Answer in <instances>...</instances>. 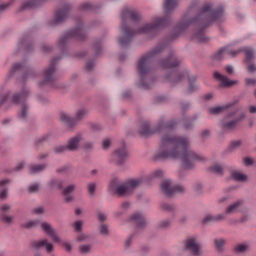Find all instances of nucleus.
Wrapping results in <instances>:
<instances>
[{
  "label": "nucleus",
  "mask_w": 256,
  "mask_h": 256,
  "mask_svg": "<svg viewBox=\"0 0 256 256\" xmlns=\"http://www.w3.org/2000/svg\"><path fill=\"white\" fill-rule=\"evenodd\" d=\"M177 127V121H166L161 117L156 126L151 128V124L144 121L139 130V134L147 137V135H160L158 149L154 153V159L160 161L181 160L184 169H195L197 163H205L207 158L202 154L195 152L191 148V140L187 136H179L173 134L172 130Z\"/></svg>",
  "instance_id": "obj_1"
},
{
  "label": "nucleus",
  "mask_w": 256,
  "mask_h": 256,
  "mask_svg": "<svg viewBox=\"0 0 256 256\" xmlns=\"http://www.w3.org/2000/svg\"><path fill=\"white\" fill-rule=\"evenodd\" d=\"M178 3L179 0H164V16H153L151 22H146L141 26H139V21H141L139 11L123 8L120 14V31L122 36L117 38L120 47L127 49L131 45L133 38L137 37V35H149V37L159 35L162 29L171 24V16L169 14L175 11Z\"/></svg>",
  "instance_id": "obj_2"
},
{
  "label": "nucleus",
  "mask_w": 256,
  "mask_h": 256,
  "mask_svg": "<svg viewBox=\"0 0 256 256\" xmlns=\"http://www.w3.org/2000/svg\"><path fill=\"white\" fill-rule=\"evenodd\" d=\"M227 21V12H225V7L223 4H215L213 2H206L197 10L195 4H192L187 12L183 15L181 20L174 26V33L171 39H177L179 35L185 33L189 27H195L190 39L195 41V43H207L209 38L205 35V29L211 25V23H216V25H221Z\"/></svg>",
  "instance_id": "obj_3"
},
{
  "label": "nucleus",
  "mask_w": 256,
  "mask_h": 256,
  "mask_svg": "<svg viewBox=\"0 0 256 256\" xmlns=\"http://www.w3.org/2000/svg\"><path fill=\"white\" fill-rule=\"evenodd\" d=\"M167 47V43L158 44L148 52L141 55L136 63V73L138 81L137 87L140 89H151L155 85V76L153 69L160 67V69H175L179 67V59L175 55V51H171L164 59L159 60V54L163 53Z\"/></svg>",
  "instance_id": "obj_4"
},
{
  "label": "nucleus",
  "mask_w": 256,
  "mask_h": 256,
  "mask_svg": "<svg viewBox=\"0 0 256 256\" xmlns=\"http://www.w3.org/2000/svg\"><path fill=\"white\" fill-rule=\"evenodd\" d=\"M23 69H27L26 72L23 73L21 78L22 87L19 92H16L12 95L11 101L14 105H21V111L19 113V119L22 121H27V116L29 115V104H27V99H29L31 95V89L27 87V81H31L36 77H39V72L35 69H29V63L26 60L22 62H16L12 64L11 68L9 69L8 73L4 77V83H7L9 79L12 78L17 71H23Z\"/></svg>",
  "instance_id": "obj_5"
},
{
  "label": "nucleus",
  "mask_w": 256,
  "mask_h": 256,
  "mask_svg": "<svg viewBox=\"0 0 256 256\" xmlns=\"http://www.w3.org/2000/svg\"><path fill=\"white\" fill-rule=\"evenodd\" d=\"M165 81L170 83V85H177V83H181L185 79L188 80V89L189 93H195L198 89H201V85L197 83V77L191 75L189 70L185 69L181 70H173L170 73L165 74L164 76Z\"/></svg>",
  "instance_id": "obj_6"
},
{
  "label": "nucleus",
  "mask_w": 256,
  "mask_h": 256,
  "mask_svg": "<svg viewBox=\"0 0 256 256\" xmlns=\"http://www.w3.org/2000/svg\"><path fill=\"white\" fill-rule=\"evenodd\" d=\"M141 183H143L141 178L131 179L123 184H117V179H113L108 186V191L115 193L118 197H127L135 193Z\"/></svg>",
  "instance_id": "obj_7"
},
{
  "label": "nucleus",
  "mask_w": 256,
  "mask_h": 256,
  "mask_svg": "<svg viewBox=\"0 0 256 256\" xmlns=\"http://www.w3.org/2000/svg\"><path fill=\"white\" fill-rule=\"evenodd\" d=\"M75 39L76 41H85L87 39V31L81 20L77 21L75 29H71L60 36L58 39V47L64 51L69 45V41Z\"/></svg>",
  "instance_id": "obj_8"
},
{
  "label": "nucleus",
  "mask_w": 256,
  "mask_h": 256,
  "mask_svg": "<svg viewBox=\"0 0 256 256\" xmlns=\"http://www.w3.org/2000/svg\"><path fill=\"white\" fill-rule=\"evenodd\" d=\"M238 111H239V108H236L231 112H229L224 117V119L220 122V127L222 131H224L225 133H230V131H235V128L237 127V125H239V123L245 120V117H247L245 112H241L239 115H237Z\"/></svg>",
  "instance_id": "obj_9"
},
{
  "label": "nucleus",
  "mask_w": 256,
  "mask_h": 256,
  "mask_svg": "<svg viewBox=\"0 0 256 256\" xmlns=\"http://www.w3.org/2000/svg\"><path fill=\"white\" fill-rule=\"evenodd\" d=\"M59 57H55L50 61L47 68L43 70V80L38 82V87L43 89V87H56L57 77L55 73L57 72V63H59Z\"/></svg>",
  "instance_id": "obj_10"
},
{
  "label": "nucleus",
  "mask_w": 256,
  "mask_h": 256,
  "mask_svg": "<svg viewBox=\"0 0 256 256\" xmlns=\"http://www.w3.org/2000/svg\"><path fill=\"white\" fill-rule=\"evenodd\" d=\"M160 189L166 197H173L175 193L185 192V188L182 185L175 184L171 179L163 180L160 185Z\"/></svg>",
  "instance_id": "obj_11"
},
{
  "label": "nucleus",
  "mask_w": 256,
  "mask_h": 256,
  "mask_svg": "<svg viewBox=\"0 0 256 256\" xmlns=\"http://www.w3.org/2000/svg\"><path fill=\"white\" fill-rule=\"evenodd\" d=\"M184 251L193 256L201 255V244L196 236H189L184 241Z\"/></svg>",
  "instance_id": "obj_12"
},
{
  "label": "nucleus",
  "mask_w": 256,
  "mask_h": 256,
  "mask_svg": "<svg viewBox=\"0 0 256 256\" xmlns=\"http://www.w3.org/2000/svg\"><path fill=\"white\" fill-rule=\"evenodd\" d=\"M125 161H127V148L125 142H122L121 146L112 152L110 162L115 165H123Z\"/></svg>",
  "instance_id": "obj_13"
},
{
  "label": "nucleus",
  "mask_w": 256,
  "mask_h": 256,
  "mask_svg": "<svg viewBox=\"0 0 256 256\" xmlns=\"http://www.w3.org/2000/svg\"><path fill=\"white\" fill-rule=\"evenodd\" d=\"M40 227L43 233L48 235L53 243H61V237H59V235L57 234V232H55V229L51 224H49V222H42L40 224Z\"/></svg>",
  "instance_id": "obj_14"
},
{
  "label": "nucleus",
  "mask_w": 256,
  "mask_h": 256,
  "mask_svg": "<svg viewBox=\"0 0 256 256\" xmlns=\"http://www.w3.org/2000/svg\"><path fill=\"white\" fill-rule=\"evenodd\" d=\"M33 44L31 43V33H24L18 40L17 49L18 51H31Z\"/></svg>",
  "instance_id": "obj_15"
},
{
  "label": "nucleus",
  "mask_w": 256,
  "mask_h": 256,
  "mask_svg": "<svg viewBox=\"0 0 256 256\" xmlns=\"http://www.w3.org/2000/svg\"><path fill=\"white\" fill-rule=\"evenodd\" d=\"M241 53V49L237 50H231L229 47H224L218 50L216 53L211 55L212 61H221L222 57H225V55H231L232 57H235V55H239Z\"/></svg>",
  "instance_id": "obj_16"
},
{
  "label": "nucleus",
  "mask_w": 256,
  "mask_h": 256,
  "mask_svg": "<svg viewBox=\"0 0 256 256\" xmlns=\"http://www.w3.org/2000/svg\"><path fill=\"white\" fill-rule=\"evenodd\" d=\"M69 11H71V5L69 4L64 5L63 9L57 10L52 25H59L60 23H63V21L67 19Z\"/></svg>",
  "instance_id": "obj_17"
},
{
  "label": "nucleus",
  "mask_w": 256,
  "mask_h": 256,
  "mask_svg": "<svg viewBox=\"0 0 256 256\" xmlns=\"http://www.w3.org/2000/svg\"><path fill=\"white\" fill-rule=\"evenodd\" d=\"M11 211V205L9 204H2L0 206V221L4 225H11L13 223V220L15 219L13 216L7 215Z\"/></svg>",
  "instance_id": "obj_18"
},
{
  "label": "nucleus",
  "mask_w": 256,
  "mask_h": 256,
  "mask_svg": "<svg viewBox=\"0 0 256 256\" xmlns=\"http://www.w3.org/2000/svg\"><path fill=\"white\" fill-rule=\"evenodd\" d=\"M244 53L246 55V63H248L247 71L248 73H255L256 66L253 64V60L255 59V49L253 48H245Z\"/></svg>",
  "instance_id": "obj_19"
},
{
  "label": "nucleus",
  "mask_w": 256,
  "mask_h": 256,
  "mask_svg": "<svg viewBox=\"0 0 256 256\" xmlns=\"http://www.w3.org/2000/svg\"><path fill=\"white\" fill-rule=\"evenodd\" d=\"M30 245L35 251H39L43 247H45L46 253L48 254L53 251V243H50L47 239L32 241Z\"/></svg>",
  "instance_id": "obj_20"
},
{
  "label": "nucleus",
  "mask_w": 256,
  "mask_h": 256,
  "mask_svg": "<svg viewBox=\"0 0 256 256\" xmlns=\"http://www.w3.org/2000/svg\"><path fill=\"white\" fill-rule=\"evenodd\" d=\"M130 221H133L136 225V230H143L145 229V216L141 212H136L132 216H130Z\"/></svg>",
  "instance_id": "obj_21"
},
{
  "label": "nucleus",
  "mask_w": 256,
  "mask_h": 256,
  "mask_svg": "<svg viewBox=\"0 0 256 256\" xmlns=\"http://www.w3.org/2000/svg\"><path fill=\"white\" fill-rule=\"evenodd\" d=\"M214 79L220 82L219 87H232V85H236V83H239L235 80H229L227 76H224L219 72H214Z\"/></svg>",
  "instance_id": "obj_22"
},
{
  "label": "nucleus",
  "mask_w": 256,
  "mask_h": 256,
  "mask_svg": "<svg viewBox=\"0 0 256 256\" xmlns=\"http://www.w3.org/2000/svg\"><path fill=\"white\" fill-rule=\"evenodd\" d=\"M81 143V135L77 134L66 142L67 151H77Z\"/></svg>",
  "instance_id": "obj_23"
},
{
  "label": "nucleus",
  "mask_w": 256,
  "mask_h": 256,
  "mask_svg": "<svg viewBox=\"0 0 256 256\" xmlns=\"http://www.w3.org/2000/svg\"><path fill=\"white\" fill-rule=\"evenodd\" d=\"M9 183H11V180L8 179V178L0 180V189H2L0 191V199H1V201H5V199L9 195V188L6 187V185H9Z\"/></svg>",
  "instance_id": "obj_24"
},
{
  "label": "nucleus",
  "mask_w": 256,
  "mask_h": 256,
  "mask_svg": "<svg viewBox=\"0 0 256 256\" xmlns=\"http://www.w3.org/2000/svg\"><path fill=\"white\" fill-rule=\"evenodd\" d=\"M233 105H235V102H229L222 106H214L209 109V113H210V115H219V113H223V111L233 107Z\"/></svg>",
  "instance_id": "obj_25"
},
{
  "label": "nucleus",
  "mask_w": 256,
  "mask_h": 256,
  "mask_svg": "<svg viewBox=\"0 0 256 256\" xmlns=\"http://www.w3.org/2000/svg\"><path fill=\"white\" fill-rule=\"evenodd\" d=\"M60 121H62V123H64L68 127H75V125H77L75 122V118H71V116L66 113H62L60 115Z\"/></svg>",
  "instance_id": "obj_26"
},
{
  "label": "nucleus",
  "mask_w": 256,
  "mask_h": 256,
  "mask_svg": "<svg viewBox=\"0 0 256 256\" xmlns=\"http://www.w3.org/2000/svg\"><path fill=\"white\" fill-rule=\"evenodd\" d=\"M47 169V164H31L29 166V172L32 175H36L37 173H41Z\"/></svg>",
  "instance_id": "obj_27"
},
{
  "label": "nucleus",
  "mask_w": 256,
  "mask_h": 256,
  "mask_svg": "<svg viewBox=\"0 0 256 256\" xmlns=\"http://www.w3.org/2000/svg\"><path fill=\"white\" fill-rule=\"evenodd\" d=\"M45 0H29L22 4V9H35V7H39L41 3H44Z\"/></svg>",
  "instance_id": "obj_28"
},
{
  "label": "nucleus",
  "mask_w": 256,
  "mask_h": 256,
  "mask_svg": "<svg viewBox=\"0 0 256 256\" xmlns=\"http://www.w3.org/2000/svg\"><path fill=\"white\" fill-rule=\"evenodd\" d=\"M64 184V180L53 178L48 182V187H50V189H63Z\"/></svg>",
  "instance_id": "obj_29"
},
{
  "label": "nucleus",
  "mask_w": 256,
  "mask_h": 256,
  "mask_svg": "<svg viewBox=\"0 0 256 256\" xmlns=\"http://www.w3.org/2000/svg\"><path fill=\"white\" fill-rule=\"evenodd\" d=\"M164 172L161 169H157L152 171L147 177V181H155L157 179H161V177H163Z\"/></svg>",
  "instance_id": "obj_30"
},
{
  "label": "nucleus",
  "mask_w": 256,
  "mask_h": 256,
  "mask_svg": "<svg viewBox=\"0 0 256 256\" xmlns=\"http://www.w3.org/2000/svg\"><path fill=\"white\" fill-rule=\"evenodd\" d=\"M243 201L238 200L236 202H234L233 204H231L230 206H228L226 208V215H231V213H237V210L239 209V207H241Z\"/></svg>",
  "instance_id": "obj_31"
},
{
  "label": "nucleus",
  "mask_w": 256,
  "mask_h": 256,
  "mask_svg": "<svg viewBox=\"0 0 256 256\" xmlns=\"http://www.w3.org/2000/svg\"><path fill=\"white\" fill-rule=\"evenodd\" d=\"M39 223V219L28 220L27 222L21 224V227L22 229H35V227H38Z\"/></svg>",
  "instance_id": "obj_32"
},
{
  "label": "nucleus",
  "mask_w": 256,
  "mask_h": 256,
  "mask_svg": "<svg viewBox=\"0 0 256 256\" xmlns=\"http://www.w3.org/2000/svg\"><path fill=\"white\" fill-rule=\"evenodd\" d=\"M95 9V5L91 2H84L80 5L79 11L81 13H89V11H93Z\"/></svg>",
  "instance_id": "obj_33"
},
{
  "label": "nucleus",
  "mask_w": 256,
  "mask_h": 256,
  "mask_svg": "<svg viewBox=\"0 0 256 256\" xmlns=\"http://www.w3.org/2000/svg\"><path fill=\"white\" fill-rule=\"evenodd\" d=\"M225 164L215 163L210 167V171L216 173V175H223Z\"/></svg>",
  "instance_id": "obj_34"
},
{
  "label": "nucleus",
  "mask_w": 256,
  "mask_h": 256,
  "mask_svg": "<svg viewBox=\"0 0 256 256\" xmlns=\"http://www.w3.org/2000/svg\"><path fill=\"white\" fill-rule=\"evenodd\" d=\"M231 177L234 179V181H247V175L237 170L231 171Z\"/></svg>",
  "instance_id": "obj_35"
},
{
  "label": "nucleus",
  "mask_w": 256,
  "mask_h": 256,
  "mask_svg": "<svg viewBox=\"0 0 256 256\" xmlns=\"http://www.w3.org/2000/svg\"><path fill=\"white\" fill-rule=\"evenodd\" d=\"M161 211H166L167 213H173L175 211V205L169 204L167 202H162L160 204Z\"/></svg>",
  "instance_id": "obj_36"
},
{
  "label": "nucleus",
  "mask_w": 256,
  "mask_h": 256,
  "mask_svg": "<svg viewBox=\"0 0 256 256\" xmlns=\"http://www.w3.org/2000/svg\"><path fill=\"white\" fill-rule=\"evenodd\" d=\"M92 49L95 53V56L99 57V55H101V53H102L101 40H95L93 45H92Z\"/></svg>",
  "instance_id": "obj_37"
},
{
  "label": "nucleus",
  "mask_w": 256,
  "mask_h": 256,
  "mask_svg": "<svg viewBox=\"0 0 256 256\" xmlns=\"http://www.w3.org/2000/svg\"><path fill=\"white\" fill-rule=\"evenodd\" d=\"M159 229H169L171 227V218H166L158 222Z\"/></svg>",
  "instance_id": "obj_38"
},
{
  "label": "nucleus",
  "mask_w": 256,
  "mask_h": 256,
  "mask_svg": "<svg viewBox=\"0 0 256 256\" xmlns=\"http://www.w3.org/2000/svg\"><path fill=\"white\" fill-rule=\"evenodd\" d=\"M195 121H197V116L184 120V129H193V123H195Z\"/></svg>",
  "instance_id": "obj_39"
},
{
  "label": "nucleus",
  "mask_w": 256,
  "mask_h": 256,
  "mask_svg": "<svg viewBox=\"0 0 256 256\" xmlns=\"http://www.w3.org/2000/svg\"><path fill=\"white\" fill-rule=\"evenodd\" d=\"M85 115H87V110H85V109L78 110L74 117L75 123L77 124V121H81L83 119V117H85Z\"/></svg>",
  "instance_id": "obj_40"
},
{
  "label": "nucleus",
  "mask_w": 256,
  "mask_h": 256,
  "mask_svg": "<svg viewBox=\"0 0 256 256\" xmlns=\"http://www.w3.org/2000/svg\"><path fill=\"white\" fill-rule=\"evenodd\" d=\"M87 191L88 194L93 197V195H95V191H97V184L94 182H90L87 184Z\"/></svg>",
  "instance_id": "obj_41"
},
{
  "label": "nucleus",
  "mask_w": 256,
  "mask_h": 256,
  "mask_svg": "<svg viewBox=\"0 0 256 256\" xmlns=\"http://www.w3.org/2000/svg\"><path fill=\"white\" fill-rule=\"evenodd\" d=\"M249 249V245L247 244H238L234 247V253H245Z\"/></svg>",
  "instance_id": "obj_42"
},
{
  "label": "nucleus",
  "mask_w": 256,
  "mask_h": 256,
  "mask_svg": "<svg viewBox=\"0 0 256 256\" xmlns=\"http://www.w3.org/2000/svg\"><path fill=\"white\" fill-rule=\"evenodd\" d=\"M54 153H56V155H61V153H65V151L67 150V144L65 145H57L53 148Z\"/></svg>",
  "instance_id": "obj_43"
},
{
  "label": "nucleus",
  "mask_w": 256,
  "mask_h": 256,
  "mask_svg": "<svg viewBox=\"0 0 256 256\" xmlns=\"http://www.w3.org/2000/svg\"><path fill=\"white\" fill-rule=\"evenodd\" d=\"M242 141L241 140H234L230 143L228 149L229 151H235L237 149H239L240 145H242Z\"/></svg>",
  "instance_id": "obj_44"
},
{
  "label": "nucleus",
  "mask_w": 256,
  "mask_h": 256,
  "mask_svg": "<svg viewBox=\"0 0 256 256\" xmlns=\"http://www.w3.org/2000/svg\"><path fill=\"white\" fill-rule=\"evenodd\" d=\"M215 249L218 251H223V246L225 245V240L223 239H215L214 241Z\"/></svg>",
  "instance_id": "obj_45"
},
{
  "label": "nucleus",
  "mask_w": 256,
  "mask_h": 256,
  "mask_svg": "<svg viewBox=\"0 0 256 256\" xmlns=\"http://www.w3.org/2000/svg\"><path fill=\"white\" fill-rule=\"evenodd\" d=\"M100 235H103V237H107V235H109V225L105 223L100 225Z\"/></svg>",
  "instance_id": "obj_46"
},
{
  "label": "nucleus",
  "mask_w": 256,
  "mask_h": 256,
  "mask_svg": "<svg viewBox=\"0 0 256 256\" xmlns=\"http://www.w3.org/2000/svg\"><path fill=\"white\" fill-rule=\"evenodd\" d=\"M79 251L83 255H87V253H89V251H91V245H89V244H82V245L79 246Z\"/></svg>",
  "instance_id": "obj_47"
},
{
  "label": "nucleus",
  "mask_w": 256,
  "mask_h": 256,
  "mask_svg": "<svg viewBox=\"0 0 256 256\" xmlns=\"http://www.w3.org/2000/svg\"><path fill=\"white\" fill-rule=\"evenodd\" d=\"M207 223H215V216L211 215V214H207L203 220H202V224L203 225H207Z\"/></svg>",
  "instance_id": "obj_48"
},
{
  "label": "nucleus",
  "mask_w": 256,
  "mask_h": 256,
  "mask_svg": "<svg viewBox=\"0 0 256 256\" xmlns=\"http://www.w3.org/2000/svg\"><path fill=\"white\" fill-rule=\"evenodd\" d=\"M73 191H75V185L70 184L66 188L63 189L62 195H71V193H73Z\"/></svg>",
  "instance_id": "obj_49"
},
{
  "label": "nucleus",
  "mask_w": 256,
  "mask_h": 256,
  "mask_svg": "<svg viewBox=\"0 0 256 256\" xmlns=\"http://www.w3.org/2000/svg\"><path fill=\"white\" fill-rule=\"evenodd\" d=\"M131 205L129 204V202H123L120 205V211L116 214V215H123V213H125V211H127V209H129Z\"/></svg>",
  "instance_id": "obj_50"
},
{
  "label": "nucleus",
  "mask_w": 256,
  "mask_h": 256,
  "mask_svg": "<svg viewBox=\"0 0 256 256\" xmlns=\"http://www.w3.org/2000/svg\"><path fill=\"white\" fill-rule=\"evenodd\" d=\"M97 217H98V221L103 224L105 223V221H107V214L101 212V211H98L97 212Z\"/></svg>",
  "instance_id": "obj_51"
},
{
  "label": "nucleus",
  "mask_w": 256,
  "mask_h": 256,
  "mask_svg": "<svg viewBox=\"0 0 256 256\" xmlns=\"http://www.w3.org/2000/svg\"><path fill=\"white\" fill-rule=\"evenodd\" d=\"M29 193H37L39 191V183H33L28 188Z\"/></svg>",
  "instance_id": "obj_52"
},
{
  "label": "nucleus",
  "mask_w": 256,
  "mask_h": 256,
  "mask_svg": "<svg viewBox=\"0 0 256 256\" xmlns=\"http://www.w3.org/2000/svg\"><path fill=\"white\" fill-rule=\"evenodd\" d=\"M9 95H11V91L8 90L2 96H0V107L3 105V103H5V101H7V99H9Z\"/></svg>",
  "instance_id": "obj_53"
},
{
  "label": "nucleus",
  "mask_w": 256,
  "mask_h": 256,
  "mask_svg": "<svg viewBox=\"0 0 256 256\" xmlns=\"http://www.w3.org/2000/svg\"><path fill=\"white\" fill-rule=\"evenodd\" d=\"M36 101H38V103H42V105H45V103H49V99L43 95H37Z\"/></svg>",
  "instance_id": "obj_54"
},
{
  "label": "nucleus",
  "mask_w": 256,
  "mask_h": 256,
  "mask_svg": "<svg viewBox=\"0 0 256 256\" xmlns=\"http://www.w3.org/2000/svg\"><path fill=\"white\" fill-rule=\"evenodd\" d=\"M82 227H83V222H81L80 220H78V221H76V222L74 223V231H75L76 233H81Z\"/></svg>",
  "instance_id": "obj_55"
},
{
  "label": "nucleus",
  "mask_w": 256,
  "mask_h": 256,
  "mask_svg": "<svg viewBox=\"0 0 256 256\" xmlns=\"http://www.w3.org/2000/svg\"><path fill=\"white\" fill-rule=\"evenodd\" d=\"M90 128L92 129V131H103V126H101V124L99 123L90 124Z\"/></svg>",
  "instance_id": "obj_56"
},
{
  "label": "nucleus",
  "mask_w": 256,
  "mask_h": 256,
  "mask_svg": "<svg viewBox=\"0 0 256 256\" xmlns=\"http://www.w3.org/2000/svg\"><path fill=\"white\" fill-rule=\"evenodd\" d=\"M25 169V161L19 162L14 168L13 171H23Z\"/></svg>",
  "instance_id": "obj_57"
},
{
  "label": "nucleus",
  "mask_w": 256,
  "mask_h": 256,
  "mask_svg": "<svg viewBox=\"0 0 256 256\" xmlns=\"http://www.w3.org/2000/svg\"><path fill=\"white\" fill-rule=\"evenodd\" d=\"M86 71H93L95 69V61H88L85 66Z\"/></svg>",
  "instance_id": "obj_58"
},
{
  "label": "nucleus",
  "mask_w": 256,
  "mask_h": 256,
  "mask_svg": "<svg viewBox=\"0 0 256 256\" xmlns=\"http://www.w3.org/2000/svg\"><path fill=\"white\" fill-rule=\"evenodd\" d=\"M51 137V133H46L44 134L43 136H41L39 139H38V142L39 143H45V141H49V138Z\"/></svg>",
  "instance_id": "obj_59"
},
{
  "label": "nucleus",
  "mask_w": 256,
  "mask_h": 256,
  "mask_svg": "<svg viewBox=\"0 0 256 256\" xmlns=\"http://www.w3.org/2000/svg\"><path fill=\"white\" fill-rule=\"evenodd\" d=\"M108 147H111V139L105 138V139L102 141V148H103V149H107Z\"/></svg>",
  "instance_id": "obj_60"
},
{
  "label": "nucleus",
  "mask_w": 256,
  "mask_h": 256,
  "mask_svg": "<svg viewBox=\"0 0 256 256\" xmlns=\"http://www.w3.org/2000/svg\"><path fill=\"white\" fill-rule=\"evenodd\" d=\"M201 137L202 139H209V137H211V131L208 129L202 130Z\"/></svg>",
  "instance_id": "obj_61"
},
{
  "label": "nucleus",
  "mask_w": 256,
  "mask_h": 256,
  "mask_svg": "<svg viewBox=\"0 0 256 256\" xmlns=\"http://www.w3.org/2000/svg\"><path fill=\"white\" fill-rule=\"evenodd\" d=\"M62 245L65 249V251H67L68 253H71L73 246L71 245V243L69 242H62Z\"/></svg>",
  "instance_id": "obj_62"
},
{
  "label": "nucleus",
  "mask_w": 256,
  "mask_h": 256,
  "mask_svg": "<svg viewBox=\"0 0 256 256\" xmlns=\"http://www.w3.org/2000/svg\"><path fill=\"white\" fill-rule=\"evenodd\" d=\"M43 207H37L32 210V215H41L43 214Z\"/></svg>",
  "instance_id": "obj_63"
},
{
  "label": "nucleus",
  "mask_w": 256,
  "mask_h": 256,
  "mask_svg": "<svg viewBox=\"0 0 256 256\" xmlns=\"http://www.w3.org/2000/svg\"><path fill=\"white\" fill-rule=\"evenodd\" d=\"M243 163L246 167H251V165H253V159L246 157L243 159Z\"/></svg>",
  "instance_id": "obj_64"
}]
</instances>
